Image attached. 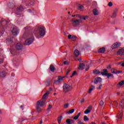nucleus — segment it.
Instances as JSON below:
<instances>
[{"mask_svg": "<svg viewBox=\"0 0 124 124\" xmlns=\"http://www.w3.org/2000/svg\"><path fill=\"white\" fill-rule=\"evenodd\" d=\"M50 93V91H47L44 95L43 96L42 100H40L38 101L36 105V111L38 113H40L42 111L41 107H43L45 105V102H46V97L48 96V94Z\"/></svg>", "mask_w": 124, "mask_h": 124, "instance_id": "f257e3e1", "label": "nucleus"}, {"mask_svg": "<svg viewBox=\"0 0 124 124\" xmlns=\"http://www.w3.org/2000/svg\"><path fill=\"white\" fill-rule=\"evenodd\" d=\"M34 33L38 38H39V37H38V35L40 36V37H44L46 34V29L44 26L37 25L34 29Z\"/></svg>", "mask_w": 124, "mask_h": 124, "instance_id": "f03ea898", "label": "nucleus"}, {"mask_svg": "<svg viewBox=\"0 0 124 124\" xmlns=\"http://www.w3.org/2000/svg\"><path fill=\"white\" fill-rule=\"evenodd\" d=\"M27 34V37H29V38L25 41V45H31V44L34 41V38H33V36H32V33H30Z\"/></svg>", "mask_w": 124, "mask_h": 124, "instance_id": "7ed1b4c3", "label": "nucleus"}, {"mask_svg": "<svg viewBox=\"0 0 124 124\" xmlns=\"http://www.w3.org/2000/svg\"><path fill=\"white\" fill-rule=\"evenodd\" d=\"M72 91V87L67 84H64L63 86V92L64 93H69V92H71Z\"/></svg>", "mask_w": 124, "mask_h": 124, "instance_id": "20e7f679", "label": "nucleus"}, {"mask_svg": "<svg viewBox=\"0 0 124 124\" xmlns=\"http://www.w3.org/2000/svg\"><path fill=\"white\" fill-rule=\"evenodd\" d=\"M25 9L23 6L20 5L19 6L17 7L16 9V10L15 13L17 15H21L22 12Z\"/></svg>", "mask_w": 124, "mask_h": 124, "instance_id": "39448f33", "label": "nucleus"}, {"mask_svg": "<svg viewBox=\"0 0 124 124\" xmlns=\"http://www.w3.org/2000/svg\"><path fill=\"white\" fill-rule=\"evenodd\" d=\"M72 23L74 27H77L78 26H79V25H80V23H82V19L73 20V19H72Z\"/></svg>", "mask_w": 124, "mask_h": 124, "instance_id": "423d86ee", "label": "nucleus"}, {"mask_svg": "<svg viewBox=\"0 0 124 124\" xmlns=\"http://www.w3.org/2000/svg\"><path fill=\"white\" fill-rule=\"evenodd\" d=\"M15 48L17 51H21V50H23V45L20 43H18L16 45Z\"/></svg>", "mask_w": 124, "mask_h": 124, "instance_id": "0eeeda50", "label": "nucleus"}, {"mask_svg": "<svg viewBox=\"0 0 124 124\" xmlns=\"http://www.w3.org/2000/svg\"><path fill=\"white\" fill-rule=\"evenodd\" d=\"M121 46V43L119 42H116L115 43H114L111 46V49H117L118 48H120V46Z\"/></svg>", "mask_w": 124, "mask_h": 124, "instance_id": "6e6552de", "label": "nucleus"}, {"mask_svg": "<svg viewBox=\"0 0 124 124\" xmlns=\"http://www.w3.org/2000/svg\"><path fill=\"white\" fill-rule=\"evenodd\" d=\"M76 17H77L78 18H80L79 20H82V19L86 20V19H88V18H89V16H83L78 14L76 15Z\"/></svg>", "mask_w": 124, "mask_h": 124, "instance_id": "1a4fd4ad", "label": "nucleus"}, {"mask_svg": "<svg viewBox=\"0 0 124 124\" xmlns=\"http://www.w3.org/2000/svg\"><path fill=\"white\" fill-rule=\"evenodd\" d=\"M68 39H72V41H76V40H77V36L71 34L68 35Z\"/></svg>", "mask_w": 124, "mask_h": 124, "instance_id": "9d476101", "label": "nucleus"}, {"mask_svg": "<svg viewBox=\"0 0 124 124\" xmlns=\"http://www.w3.org/2000/svg\"><path fill=\"white\" fill-rule=\"evenodd\" d=\"M100 82H102V78H96L94 80V84H97L98 83H100Z\"/></svg>", "mask_w": 124, "mask_h": 124, "instance_id": "9b49d317", "label": "nucleus"}, {"mask_svg": "<svg viewBox=\"0 0 124 124\" xmlns=\"http://www.w3.org/2000/svg\"><path fill=\"white\" fill-rule=\"evenodd\" d=\"M111 73H113L114 74H120V73H122V71H118L115 69H111Z\"/></svg>", "mask_w": 124, "mask_h": 124, "instance_id": "f8f14e48", "label": "nucleus"}, {"mask_svg": "<svg viewBox=\"0 0 124 124\" xmlns=\"http://www.w3.org/2000/svg\"><path fill=\"white\" fill-rule=\"evenodd\" d=\"M64 78V77H62L61 76L58 77V78L57 79V80H56L54 81V84H58V83H60L61 81H62V80Z\"/></svg>", "mask_w": 124, "mask_h": 124, "instance_id": "ddd939ff", "label": "nucleus"}, {"mask_svg": "<svg viewBox=\"0 0 124 124\" xmlns=\"http://www.w3.org/2000/svg\"><path fill=\"white\" fill-rule=\"evenodd\" d=\"M12 32L14 35H17V33L18 32V28L16 27L14 28Z\"/></svg>", "mask_w": 124, "mask_h": 124, "instance_id": "4468645a", "label": "nucleus"}, {"mask_svg": "<svg viewBox=\"0 0 124 124\" xmlns=\"http://www.w3.org/2000/svg\"><path fill=\"white\" fill-rule=\"evenodd\" d=\"M118 55H119V56H124V49H120L119 50V51L117 52Z\"/></svg>", "mask_w": 124, "mask_h": 124, "instance_id": "2eb2a0df", "label": "nucleus"}, {"mask_svg": "<svg viewBox=\"0 0 124 124\" xmlns=\"http://www.w3.org/2000/svg\"><path fill=\"white\" fill-rule=\"evenodd\" d=\"M101 74L103 76H107V78H108V79L110 78V77H111V74L110 73H101Z\"/></svg>", "mask_w": 124, "mask_h": 124, "instance_id": "dca6fc26", "label": "nucleus"}, {"mask_svg": "<svg viewBox=\"0 0 124 124\" xmlns=\"http://www.w3.org/2000/svg\"><path fill=\"white\" fill-rule=\"evenodd\" d=\"M49 69L51 72H55V70H56V68L54 66V65L51 64L49 66Z\"/></svg>", "mask_w": 124, "mask_h": 124, "instance_id": "f3484780", "label": "nucleus"}, {"mask_svg": "<svg viewBox=\"0 0 124 124\" xmlns=\"http://www.w3.org/2000/svg\"><path fill=\"white\" fill-rule=\"evenodd\" d=\"M78 69H81V70H83V69H85V64H84L83 63H80L79 64Z\"/></svg>", "mask_w": 124, "mask_h": 124, "instance_id": "a211bd4d", "label": "nucleus"}, {"mask_svg": "<svg viewBox=\"0 0 124 124\" xmlns=\"http://www.w3.org/2000/svg\"><path fill=\"white\" fill-rule=\"evenodd\" d=\"M93 14L95 16L98 15V14H99L98 10H97V9H96V8L93 9Z\"/></svg>", "mask_w": 124, "mask_h": 124, "instance_id": "6ab92c4d", "label": "nucleus"}, {"mask_svg": "<svg viewBox=\"0 0 124 124\" xmlns=\"http://www.w3.org/2000/svg\"><path fill=\"white\" fill-rule=\"evenodd\" d=\"M5 75H6L5 71H3L0 72V78L5 77Z\"/></svg>", "mask_w": 124, "mask_h": 124, "instance_id": "aec40b11", "label": "nucleus"}, {"mask_svg": "<svg viewBox=\"0 0 124 124\" xmlns=\"http://www.w3.org/2000/svg\"><path fill=\"white\" fill-rule=\"evenodd\" d=\"M123 111L119 113V115L117 116V118H118V120H122V119H123Z\"/></svg>", "mask_w": 124, "mask_h": 124, "instance_id": "412c9836", "label": "nucleus"}, {"mask_svg": "<svg viewBox=\"0 0 124 124\" xmlns=\"http://www.w3.org/2000/svg\"><path fill=\"white\" fill-rule=\"evenodd\" d=\"M98 52L101 54H104V53H105V48L104 47H101L99 49Z\"/></svg>", "mask_w": 124, "mask_h": 124, "instance_id": "4be33fe9", "label": "nucleus"}, {"mask_svg": "<svg viewBox=\"0 0 124 124\" xmlns=\"http://www.w3.org/2000/svg\"><path fill=\"white\" fill-rule=\"evenodd\" d=\"M94 89H95V87H94L93 85H92L88 91V93H92L94 90Z\"/></svg>", "mask_w": 124, "mask_h": 124, "instance_id": "5701e85b", "label": "nucleus"}, {"mask_svg": "<svg viewBox=\"0 0 124 124\" xmlns=\"http://www.w3.org/2000/svg\"><path fill=\"white\" fill-rule=\"evenodd\" d=\"M74 54L76 57H78V56L80 55V51H79V50L78 49H76L74 51Z\"/></svg>", "mask_w": 124, "mask_h": 124, "instance_id": "b1692460", "label": "nucleus"}, {"mask_svg": "<svg viewBox=\"0 0 124 124\" xmlns=\"http://www.w3.org/2000/svg\"><path fill=\"white\" fill-rule=\"evenodd\" d=\"M62 116H61L58 118V123L59 124L62 123Z\"/></svg>", "mask_w": 124, "mask_h": 124, "instance_id": "393cba45", "label": "nucleus"}, {"mask_svg": "<svg viewBox=\"0 0 124 124\" xmlns=\"http://www.w3.org/2000/svg\"><path fill=\"white\" fill-rule=\"evenodd\" d=\"M93 73L97 75L98 74H100V71L98 70H95L93 71Z\"/></svg>", "mask_w": 124, "mask_h": 124, "instance_id": "a878e982", "label": "nucleus"}, {"mask_svg": "<svg viewBox=\"0 0 124 124\" xmlns=\"http://www.w3.org/2000/svg\"><path fill=\"white\" fill-rule=\"evenodd\" d=\"M116 16H117V11H114L112 15H111V18H115Z\"/></svg>", "mask_w": 124, "mask_h": 124, "instance_id": "bb28decb", "label": "nucleus"}, {"mask_svg": "<svg viewBox=\"0 0 124 124\" xmlns=\"http://www.w3.org/2000/svg\"><path fill=\"white\" fill-rule=\"evenodd\" d=\"M78 9L80 11H83V10H84V6H83V5H79Z\"/></svg>", "mask_w": 124, "mask_h": 124, "instance_id": "cd10ccee", "label": "nucleus"}, {"mask_svg": "<svg viewBox=\"0 0 124 124\" xmlns=\"http://www.w3.org/2000/svg\"><path fill=\"white\" fill-rule=\"evenodd\" d=\"M1 24H2V25H7V21L4 19H2L1 20Z\"/></svg>", "mask_w": 124, "mask_h": 124, "instance_id": "c85d7f7f", "label": "nucleus"}, {"mask_svg": "<svg viewBox=\"0 0 124 124\" xmlns=\"http://www.w3.org/2000/svg\"><path fill=\"white\" fill-rule=\"evenodd\" d=\"M120 106H121V107H123V108L124 107V99H123L121 101V103H120Z\"/></svg>", "mask_w": 124, "mask_h": 124, "instance_id": "c756f323", "label": "nucleus"}, {"mask_svg": "<svg viewBox=\"0 0 124 124\" xmlns=\"http://www.w3.org/2000/svg\"><path fill=\"white\" fill-rule=\"evenodd\" d=\"M25 3L27 5H31V2H30L28 0L25 1Z\"/></svg>", "mask_w": 124, "mask_h": 124, "instance_id": "7c9ffc66", "label": "nucleus"}, {"mask_svg": "<svg viewBox=\"0 0 124 124\" xmlns=\"http://www.w3.org/2000/svg\"><path fill=\"white\" fill-rule=\"evenodd\" d=\"M84 122H88L89 121V118H88V116L86 115L84 116Z\"/></svg>", "mask_w": 124, "mask_h": 124, "instance_id": "2f4dec72", "label": "nucleus"}, {"mask_svg": "<svg viewBox=\"0 0 124 124\" xmlns=\"http://www.w3.org/2000/svg\"><path fill=\"white\" fill-rule=\"evenodd\" d=\"M5 29V25H2L0 27V31H3Z\"/></svg>", "mask_w": 124, "mask_h": 124, "instance_id": "473e14b6", "label": "nucleus"}, {"mask_svg": "<svg viewBox=\"0 0 124 124\" xmlns=\"http://www.w3.org/2000/svg\"><path fill=\"white\" fill-rule=\"evenodd\" d=\"M118 85L119 86H123V85H124V80H122V81L118 83Z\"/></svg>", "mask_w": 124, "mask_h": 124, "instance_id": "72a5a7b5", "label": "nucleus"}, {"mask_svg": "<svg viewBox=\"0 0 124 124\" xmlns=\"http://www.w3.org/2000/svg\"><path fill=\"white\" fill-rule=\"evenodd\" d=\"M102 72H101V73H108V70L107 69H103Z\"/></svg>", "mask_w": 124, "mask_h": 124, "instance_id": "f704fd0d", "label": "nucleus"}, {"mask_svg": "<svg viewBox=\"0 0 124 124\" xmlns=\"http://www.w3.org/2000/svg\"><path fill=\"white\" fill-rule=\"evenodd\" d=\"M75 109H71L69 111V114H73V113H74Z\"/></svg>", "mask_w": 124, "mask_h": 124, "instance_id": "c9c22d12", "label": "nucleus"}, {"mask_svg": "<svg viewBox=\"0 0 124 124\" xmlns=\"http://www.w3.org/2000/svg\"><path fill=\"white\" fill-rule=\"evenodd\" d=\"M71 121H72V120L67 119V120H66L67 124H71Z\"/></svg>", "mask_w": 124, "mask_h": 124, "instance_id": "e433bc0d", "label": "nucleus"}, {"mask_svg": "<svg viewBox=\"0 0 124 124\" xmlns=\"http://www.w3.org/2000/svg\"><path fill=\"white\" fill-rule=\"evenodd\" d=\"M89 113H91V110L89 109H87L84 111V114H89Z\"/></svg>", "mask_w": 124, "mask_h": 124, "instance_id": "4c0bfd02", "label": "nucleus"}, {"mask_svg": "<svg viewBox=\"0 0 124 124\" xmlns=\"http://www.w3.org/2000/svg\"><path fill=\"white\" fill-rule=\"evenodd\" d=\"M113 106H115V107H118V102L115 101L114 102V103L113 104Z\"/></svg>", "mask_w": 124, "mask_h": 124, "instance_id": "58836bf2", "label": "nucleus"}, {"mask_svg": "<svg viewBox=\"0 0 124 124\" xmlns=\"http://www.w3.org/2000/svg\"><path fill=\"white\" fill-rule=\"evenodd\" d=\"M76 74H77V72L76 71H74L73 73L72 76H71V78H72V77H73V76H75V75H76Z\"/></svg>", "mask_w": 124, "mask_h": 124, "instance_id": "ea45409f", "label": "nucleus"}, {"mask_svg": "<svg viewBox=\"0 0 124 124\" xmlns=\"http://www.w3.org/2000/svg\"><path fill=\"white\" fill-rule=\"evenodd\" d=\"M87 109L89 110L90 111H92L93 109V106H89L87 108Z\"/></svg>", "mask_w": 124, "mask_h": 124, "instance_id": "a19ab883", "label": "nucleus"}, {"mask_svg": "<svg viewBox=\"0 0 124 124\" xmlns=\"http://www.w3.org/2000/svg\"><path fill=\"white\" fill-rule=\"evenodd\" d=\"M68 106H69V104H65L64 105V108H68Z\"/></svg>", "mask_w": 124, "mask_h": 124, "instance_id": "79ce46f5", "label": "nucleus"}, {"mask_svg": "<svg viewBox=\"0 0 124 124\" xmlns=\"http://www.w3.org/2000/svg\"><path fill=\"white\" fill-rule=\"evenodd\" d=\"M108 6L109 7H111V6H113V3L112 2H109L108 4Z\"/></svg>", "mask_w": 124, "mask_h": 124, "instance_id": "37998d69", "label": "nucleus"}, {"mask_svg": "<svg viewBox=\"0 0 124 124\" xmlns=\"http://www.w3.org/2000/svg\"><path fill=\"white\" fill-rule=\"evenodd\" d=\"M71 71V69H69L68 70L66 74V76H68V74H69V73Z\"/></svg>", "mask_w": 124, "mask_h": 124, "instance_id": "c03bdc74", "label": "nucleus"}, {"mask_svg": "<svg viewBox=\"0 0 124 124\" xmlns=\"http://www.w3.org/2000/svg\"><path fill=\"white\" fill-rule=\"evenodd\" d=\"M51 109H52V105L49 104L47 108V110H50Z\"/></svg>", "mask_w": 124, "mask_h": 124, "instance_id": "a18cd8bd", "label": "nucleus"}, {"mask_svg": "<svg viewBox=\"0 0 124 124\" xmlns=\"http://www.w3.org/2000/svg\"><path fill=\"white\" fill-rule=\"evenodd\" d=\"M25 120H28V119H24L23 118H22V119H19V121H20V122L22 123H23L25 121Z\"/></svg>", "mask_w": 124, "mask_h": 124, "instance_id": "49530a36", "label": "nucleus"}, {"mask_svg": "<svg viewBox=\"0 0 124 124\" xmlns=\"http://www.w3.org/2000/svg\"><path fill=\"white\" fill-rule=\"evenodd\" d=\"M99 104H100V106H103V104H104V102H103V100H101Z\"/></svg>", "mask_w": 124, "mask_h": 124, "instance_id": "de8ad7c7", "label": "nucleus"}, {"mask_svg": "<svg viewBox=\"0 0 124 124\" xmlns=\"http://www.w3.org/2000/svg\"><path fill=\"white\" fill-rule=\"evenodd\" d=\"M101 88H102V84H100L97 89L98 90H101Z\"/></svg>", "mask_w": 124, "mask_h": 124, "instance_id": "09e8293b", "label": "nucleus"}, {"mask_svg": "<svg viewBox=\"0 0 124 124\" xmlns=\"http://www.w3.org/2000/svg\"><path fill=\"white\" fill-rule=\"evenodd\" d=\"M64 64H66L67 65H68L69 64V62H68V61H64L63 62Z\"/></svg>", "mask_w": 124, "mask_h": 124, "instance_id": "8fccbe9b", "label": "nucleus"}, {"mask_svg": "<svg viewBox=\"0 0 124 124\" xmlns=\"http://www.w3.org/2000/svg\"><path fill=\"white\" fill-rule=\"evenodd\" d=\"M78 118H79V117L78 115H76L74 117V120H78Z\"/></svg>", "mask_w": 124, "mask_h": 124, "instance_id": "3c124183", "label": "nucleus"}, {"mask_svg": "<svg viewBox=\"0 0 124 124\" xmlns=\"http://www.w3.org/2000/svg\"><path fill=\"white\" fill-rule=\"evenodd\" d=\"M90 69V67L87 66V68H85L86 71H88Z\"/></svg>", "mask_w": 124, "mask_h": 124, "instance_id": "603ef678", "label": "nucleus"}, {"mask_svg": "<svg viewBox=\"0 0 124 124\" xmlns=\"http://www.w3.org/2000/svg\"><path fill=\"white\" fill-rule=\"evenodd\" d=\"M84 101H85V99H82V100L81 101V103H83V102H84Z\"/></svg>", "mask_w": 124, "mask_h": 124, "instance_id": "864d4df0", "label": "nucleus"}, {"mask_svg": "<svg viewBox=\"0 0 124 124\" xmlns=\"http://www.w3.org/2000/svg\"><path fill=\"white\" fill-rule=\"evenodd\" d=\"M29 29H30V27L28 26L25 27V30H29Z\"/></svg>", "mask_w": 124, "mask_h": 124, "instance_id": "5fc2aeb1", "label": "nucleus"}, {"mask_svg": "<svg viewBox=\"0 0 124 124\" xmlns=\"http://www.w3.org/2000/svg\"><path fill=\"white\" fill-rule=\"evenodd\" d=\"M80 115H81V112H79L77 116H78V117H80Z\"/></svg>", "mask_w": 124, "mask_h": 124, "instance_id": "6e6d98bb", "label": "nucleus"}, {"mask_svg": "<svg viewBox=\"0 0 124 124\" xmlns=\"http://www.w3.org/2000/svg\"><path fill=\"white\" fill-rule=\"evenodd\" d=\"M42 123H43V121H42V120H41L39 124H42Z\"/></svg>", "mask_w": 124, "mask_h": 124, "instance_id": "4d7b16f0", "label": "nucleus"}, {"mask_svg": "<svg viewBox=\"0 0 124 124\" xmlns=\"http://www.w3.org/2000/svg\"><path fill=\"white\" fill-rule=\"evenodd\" d=\"M23 107H24V106H23V105H21L20 106V108H22V110H24V108H23Z\"/></svg>", "mask_w": 124, "mask_h": 124, "instance_id": "13d9d810", "label": "nucleus"}, {"mask_svg": "<svg viewBox=\"0 0 124 124\" xmlns=\"http://www.w3.org/2000/svg\"><path fill=\"white\" fill-rule=\"evenodd\" d=\"M110 77H112V78H114V75L111 74Z\"/></svg>", "mask_w": 124, "mask_h": 124, "instance_id": "bf43d9fd", "label": "nucleus"}, {"mask_svg": "<svg viewBox=\"0 0 124 124\" xmlns=\"http://www.w3.org/2000/svg\"><path fill=\"white\" fill-rule=\"evenodd\" d=\"M49 91H53V89H52V88H49Z\"/></svg>", "mask_w": 124, "mask_h": 124, "instance_id": "052dcab7", "label": "nucleus"}, {"mask_svg": "<svg viewBox=\"0 0 124 124\" xmlns=\"http://www.w3.org/2000/svg\"><path fill=\"white\" fill-rule=\"evenodd\" d=\"M72 17H76V15H72Z\"/></svg>", "mask_w": 124, "mask_h": 124, "instance_id": "680f3d73", "label": "nucleus"}, {"mask_svg": "<svg viewBox=\"0 0 124 124\" xmlns=\"http://www.w3.org/2000/svg\"><path fill=\"white\" fill-rule=\"evenodd\" d=\"M122 66H124V62L123 63H122Z\"/></svg>", "mask_w": 124, "mask_h": 124, "instance_id": "e2e57ef3", "label": "nucleus"}, {"mask_svg": "<svg viewBox=\"0 0 124 124\" xmlns=\"http://www.w3.org/2000/svg\"><path fill=\"white\" fill-rule=\"evenodd\" d=\"M117 93L118 95H119L120 94V93L119 92H118Z\"/></svg>", "mask_w": 124, "mask_h": 124, "instance_id": "0e129e2a", "label": "nucleus"}, {"mask_svg": "<svg viewBox=\"0 0 124 124\" xmlns=\"http://www.w3.org/2000/svg\"><path fill=\"white\" fill-rule=\"evenodd\" d=\"M78 61H79V62H81V59H78Z\"/></svg>", "mask_w": 124, "mask_h": 124, "instance_id": "69168bd1", "label": "nucleus"}, {"mask_svg": "<svg viewBox=\"0 0 124 124\" xmlns=\"http://www.w3.org/2000/svg\"><path fill=\"white\" fill-rule=\"evenodd\" d=\"M57 94V93H54V94H53V95H56Z\"/></svg>", "mask_w": 124, "mask_h": 124, "instance_id": "338daca9", "label": "nucleus"}, {"mask_svg": "<svg viewBox=\"0 0 124 124\" xmlns=\"http://www.w3.org/2000/svg\"><path fill=\"white\" fill-rule=\"evenodd\" d=\"M92 124H95V123H93V122H92Z\"/></svg>", "mask_w": 124, "mask_h": 124, "instance_id": "774afa93", "label": "nucleus"}]
</instances>
